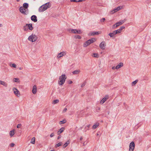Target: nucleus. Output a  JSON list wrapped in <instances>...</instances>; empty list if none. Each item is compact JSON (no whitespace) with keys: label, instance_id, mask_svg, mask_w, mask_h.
<instances>
[{"label":"nucleus","instance_id":"24","mask_svg":"<svg viewBox=\"0 0 151 151\" xmlns=\"http://www.w3.org/2000/svg\"><path fill=\"white\" fill-rule=\"evenodd\" d=\"M99 123H97L92 127V128L93 129H95L98 126H99Z\"/></svg>","mask_w":151,"mask_h":151},{"label":"nucleus","instance_id":"61","mask_svg":"<svg viewBox=\"0 0 151 151\" xmlns=\"http://www.w3.org/2000/svg\"><path fill=\"white\" fill-rule=\"evenodd\" d=\"M98 109H99H99H100V108H99Z\"/></svg>","mask_w":151,"mask_h":151},{"label":"nucleus","instance_id":"20","mask_svg":"<svg viewBox=\"0 0 151 151\" xmlns=\"http://www.w3.org/2000/svg\"><path fill=\"white\" fill-rule=\"evenodd\" d=\"M0 84L6 87L7 86V84L4 81H0Z\"/></svg>","mask_w":151,"mask_h":151},{"label":"nucleus","instance_id":"2","mask_svg":"<svg viewBox=\"0 0 151 151\" xmlns=\"http://www.w3.org/2000/svg\"><path fill=\"white\" fill-rule=\"evenodd\" d=\"M96 41V39L94 38H93L89 39L87 41H86L84 44L83 46L84 47H86L88 45L91 44L93 43Z\"/></svg>","mask_w":151,"mask_h":151},{"label":"nucleus","instance_id":"53","mask_svg":"<svg viewBox=\"0 0 151 151\" xmlns=\"http://www.w3.org/2000/svg\"><path fill=\"white\" fill-rule=\"evenodd\" d=\"M90 126H91V125L90 124H89L88 125L87 127L88 128H89L90 127Z\"/></svg>","mask_w":151,"mask_h":151},{"label":"nucleus","instance_id":"45","mask_svg":"<svg viewBox=\"0 0 151 151\" xmlns=\"http://www.w3.org/2000/svg\"><path fill=\"white\" fill-rule=\"evenodd\" d=\"M86 85V83H83L81 85V87H84Z\"/></svg>","mask_w":151,"mask_h":151},{"label":"nucleus","instance_id":"35","mask_svg":"<svg viewBox=\"0 0 151 151\" xmlns=\"http://www.w3.org/2000/svg\"><path fill=\"white\" fill-rule=\"evenodd\" d=\"M75 38L76 39H80L81 38V37L78 35H76L75 36Z\"/></svg>","mask_w":151,"mask_h":151},{"label":"nucleus","instance_id":"55","mask_svg":"<svg viewBox=\"0 0 151 151\" xmlns=\"http://www.w3.org/2000/svg\"><path fill=\"white\" fill-rule=\"evenodd\" d=\"M115 31H114L113 32H112V33H113L114 34V35H116V34H115Z\"/></svg>","mask_w":151,"mask_h":151},{"label":"nucleus","instance_id":"14","mask_svg":"<svg viewBox=\"0 0 151 151\" xmlns=\"http://www.w3.org/2000/svg\"><path fill=\"white\" fill-rule=\"evenodd\" d=\"M99 34L100 32H94L89 33L88 35L89 36H93L98 35Z\"/></svg>","mask_w":151,"mask_h":151},{"label":"nucleus","instance_id":"57","mask_svg":"<svg viewBox=\"0 0 151 151\" xmlns=\"http://www.w3.org/2000/svg\"><path fill=\"white\" fill-rule=\"evenodd\" d=\"M82 139H83V138H82V137H81L80 138V140H82Z\"/></svg>","mask_w":151,"mask_h":151},{"label":"nucleus","instance_id":"18","mask_svg":"<svg viewBox=\"0 0 151 151\" xmlns=\"http://www.w3.org/2000/svg\"><path fill=\"white\" fill-rule=\"evenodd\" d=\"M123 65V64L122 63H120L118 65H117L116 67V69H118L120 68Z\"/></svg>","mask_w":151,"mask_h":151},{"label":"nucleus","instance_id":"42","mask_svg":"<svg viewBox=\"0 0 151 151\" xmlns=\"http://www.w3.org/2000/svg\"><path fill=\"white\" fill-rule=\"evenodd\" d=\"M21 125H22L21 124H19L17 125V128H19L20 127H21Z\"/></svg>","mask_w":151,"mask_h":151},{"label":"nucleus","instance_id":"11","mask_svg":"<svg viewBox=\"0 0 151 151\" xmlns=\"http://www.w3.org/2000/svg\"><path fill=\"white\" fill-rule=\"evenodd\" d=\"M19 11L22 14H27L26 13V10L24 9L23 8V7H21L19 9Z\"/></svg>","mask_w":151,"mask_h":151},{"label":"nucleus","instance_id":"23","mask_svg":"<svg viewBox=\"0 0 151 151\" xmlns=\"http://www.w3.org/2000/svg\"><path fill=\"white\" fill-rule=\"evenodd\" d=\"M80 72V70H76L73 71L72 73L73 74H79Z\"/></svg>","mask_w":151,"mask_h":151},{"label":"nucleus","instance_id":"60","mask_svg":"<svg viewBox=\"0 0 151 151\" xmlns=\"http://www.w3.org/2000/svg\"><path fill=\"white\" fill-rule=\"evenodd\" d=\"M97 135H99V134H98V133H97Z\"/></svg>","mask_w":151,"mask_h":151},{"label":"nucleus","instance_id":"3","mask_svg":"<svg viewBox=\"0 0 151 151\" xmlns=\"http://www.w3.org/2000/svg\"><path fill=\"white\" fill-rule=\"evenodd\" d=\"M37 37L35 34H32L28 37L29 41L32 42H35L37 39Z\"/></svg>","mask_w":151,"mask_h":151},{"label":"nucleus","instance_id":"36","mask_svg":"<svg viewBox=\"0 0 151 151\" xmlns=\"http://www.w3.org/2000/svg\"><path fill=\"white\" fill-rule=\"evenodd\" d=\"M109 35L110 36V37H113L114 36V34L111 32L109 34Z\"/></svg>","mask_w":151,"mask_h":151},{"label":"nucleus","instance_id":"19","mask_svg":"<svg viewBox=\"0 0 151 151\" xmlns=\"http://www.w3.org/2000/svg\"><path fill=\"white\" fill-rule=\"evenodd\" d=\"M65 129L64 127H62L58 132L57 134L58 135H59L60 134L62 133L64 130Z\"/></svg>","mask_w":151,"mask_h":151},{"label":"nucleus","instance_id":"7","mask_svg":"<svg viewBox=\"0 0 151 151\" xmlns=\"http://www.w3.org/2000/svg\"><path fill=\"white\" fill-rule=\"evenodd\" d=\"M106 46V43L104 41H103L100 43L99 45V47L101 49L104 50L105 47Z\"/></svg>","mask_w":151,"mask_h":151},{"label":"nucleus","instance_id":"41","mask_svg":"<svg viewBox=\"0 0 151 151\" xmlns=\"http://www.w3.org/2000/svg\"><path fill=\"white\" fill-rule=\"evenodd\" d=\"M105 20V18H103L100 21L101 22H104Z\"/></svg>","mask_w":151,"mask_h":151},{"label":"nucleus","instance_id":"40","mask_svg":"<svg viewBox=\"0 0 151 151\" xmlns=\"http://www.w3.org/2000/svg\"><path fill=\"white\" fill-rule=\"evenodd\" d=\"M24 31H27L28 29L26 26H25L24 27Z\"/></svg>","mask_w":151,"mask_h":151},{"label":"nucleus","instance_id":"32","mask_svg":"<svg viewBox=\"0 0 151 151\" xmlns=\"http://www.w3.org/2000/svg\"><path fill=\"white\" fill-rule=\"evenodd\" d=\"M59 102V101L58 100V99L55 100L53 101L52 103L53 104H57Z\"/></svg>","mask_w":151,"mask_h":151},{"label":"nucleus","instance_id":"44","mask_svg":"<svg viewBox=\"0 0 151 151\" xmlns=\"http://www.w3.org/2000/svg\"><path fill=\"white\" fill-rule=\"evenodd\" d=\"M15 145V144L13 143H11L10 144V146L11 147H14Z\"/></svg>","mask_w":151,"mask_h":151},{"label":"nucleus","instance_id":"37","mask_svg":"<svg viewBox=\"0 0 151 151\" xmlns=\"http://www.w3.org/2000/svg\"><path fill=\"white\" fill-rule=\"evenodd\" d=\"M125 28V27L124 26H122L119 29V30H120V31L121 32V31L123 29H124Z\"/></svg>","mask_w":151,"mask_h":151},{"label":"nucleus","instance_id":"12","mask_svg":"<svg viewBox=\"0 0 151 151\" xmlns=\"http://www.w3.org/2000/svg\"><path fill=\"white\" fill-rule=\"evenodd\" d=\"M31 19L34 22H36L37 21V17L35 15L32 16L31 17Z\"/></svg>","mask_w":151,"mask_h":151},{"label":"nucleus","instance_id":"52","mask_svg":"<svg viewBox=\"0 0 151 151\" xmlns=\"http://www.w3.org/2000/svg\"><path fill=\"white\" fill-rule=\"evenodd\" d=\"M61 137V136L60 135L58 137V139H59Z\"/></svg>","mask_w":151,"mask_h":151},{"label":"nucleus","instance_id":"51","mask_svg":"<svg viewBox=\"0 0 151 151\" xmlns=\"http://www.w3.org/2000/svg\"><path fill=\"white\" fill-rule=\"evenodd\" d=\"M112 69L113 70H114L115 69H116V67L114 66H113L112 67Z\"/></svg>","mask_w":151,"mask_h":151},{"label":"nucleus","instance_id":"30","mask_svg":"<svg viewBox=\"0 0 151 151\" xmlns=\"http://www.w3.org/2000/svg\"><path fill=\"white\" fill-rule=\"evenodd\" d=\"M138 80H136L135 81H133L132 83V86H134L138 82Z\"/></svg>","mask_w":151,"mask_h":151},{"label":"nucleus","instance_id":"46","mask_svg":"<svg viewBox=\"0 0 151 151\" xmlns=\"http://www.w3.org/2000/svg\"><path fill=\"white\" fill-rule=\"evenodd\" d=\"M54 133H52L50 135V137H53L54 136Z\"/></svg>","mask_w":151,"mask_h":151},{"label":"nucleus","instance_id":"49","mask_svg":"<svg viewBox=\"0 0 151 151\" xmlns=\"http://www.w3.org/2000/svg\"><path fill=\"white\" fill-rule=\"evenodd\" d=\"M116 24H114L113 25V28H114L115 27H116Z\"/></svg>","mask_w":151,"mask_h":151},{"label":"nucleus","instance_id":"28","mask_svg":"<svg viewBox=\"0 0 151 151\" xmlns=\"http://www.w3.org/2000/svg\"><path fill=\"white\" fill-rule=\"evenodd\" d=\"M9 66L11 67H12L14 68H16V65L15 64H12V63H10L9 64Z\"/></svg>","mask_w":151,"mask_h":151},{"label":"nucleus","instance_id":"38","mask_svg":"<svg viewBox=\"0 0 151 151\" xmlns=\"http://www.w3.org/2000/svg\"><path fill=\"white\" fill-rule=\"evenodd\" d=\"M93 55H94L93 57H94L98 58L99 56L98 54H96V53H93Z\"/></svg>","mask_w":151,"mask_h":151},{"label":"nucleus","instance_id":"8","mask_svg":"<svg viewBox=\"0 0 151 151\" xmlns=\"http://www.w3.org/2000/svg\"><path fill=\"white\" fill-rule=\"evenodd\" d=\"M13 90L14 91V93L18 97L20 96L19 92L18 90L15 88H13Z\"/></svg>","mask_w":151,"mask_h":151},{"label":"nucleus","instance_id":"6","mask_svg":"<svg viewBox=\"0 0 151 151\" xmlns=\"http://www.w3.org/2000/svg\"><path fill=\"white\" fill-rule=\"evenodd\" d=\"M70 32L73 33L81 34V31L80 30H77L76 29H70Z\"/></svg>","mask_w":151,"mask_h":151},{"label":"nucleus","instance_id":"54","mask_svg":"<svg viewBox=\"0 0 151 151\" xmlns=\"http://www.w3.org/2000/svg\"><path fill=\"white\" fill-rule=\"evenodd\" d=\"M19 70H22V67H19Z\"/></svg>","mask_w":151,"mask_h":151},{"label":"nucleus","instance_id":"17","mask_svg":"<svg viewBox=\"0 0 151 151\" xmlns=\"http://www.w3.org/2000/svg\"><path fill=\"white\" fill-rule=\"evenodd\" d=\"M37 91V89L36 86L35 85L33 87L32 92L34 94H35L36 93Z\"/></svg>","mask_w":151,"mask_h":151},{"label":"nucleus","instance_id":"10","mask_svg":"<svg viewBox=\"0 0 151 151\" xmlns=\"http://www.w3.org/2000/svg\"><path fill=\"white\" fill-rule=\"evenodd\" d=\"M44 5V6H43V8L46 10L47 9L51 7V4L49 2H48L43 5Z\"/></svg>","mask_w":151,"mask_h":151},{"label":"nucleus","instance_id":"22","mask_svg":"<svg viewBox=\"0 0 151 151\" xmlns=\"http://www.w3.org/2000/svg\"><path fill=\"white\" fill-rule=\"evenodd\" d=\"M15 130L13 129L11 131L9 132V135L11 137H12L15 134Z\"/></svg>","mask_w":151,"mask_h":151},{"label":"nucleus","instance_id":"48","mask_svg":"<svg viewBox=\"0 0 151 151\" xmlns=\"http://www.w3.org/2000/svg\"><path fill=\"white\" fill-rule=\"evenodd\" d=\"M84 1V0H78V2H81Z\"/></svg>","mask_w":151,"mask_h":151},{"label":"nucleus","instance_id":"15","mask_svg":"<svg viewBox=\"0 0 151 151\" xmlns=\"http://www.w3.org/2000/svg\"><path fill=\"white\" fill-rule=\"evenodd\" d=\"M27 26V27L28 29L30 30H33V28L32 26V24L31 23L29 24H26V26Z\"/></svg>","mask_w":151,"mask_h":151},{"label":"nucleus","instance_id":"31","mask_svg":"<svg viewBox=\"0 0 151 151\" xmlns=\"http://www.w3.org/2000/svg\"><path fill=\"white\" fill-rule=\"evenodd\" d=\"M13 81L14 82H19V79L18 78H14Z\"/></svg>","mask_w":151,"mask_h":151},{"label":"nucleus","instance_id":"4","mask_svg":"<svg viewBox=\"0 0 151 151\" xmlns=\"http://www.w3.org/2000/svg\"><path fill=\"white\" fill-rule=\"evenodd\" d=\"M135 147V144L134 142H131L129 146V151H133Z\"/></svg>","mask_w":151,"mask_h":151},{"label":"nucleus","instance_id":"50","mask_svg":"<svg viewBox=\"0 0 151 151\" xmlns=\"http://www.w3.org/2000/svg\"><path fill=\"white\" fill-rule=\"evenodd\" d=\"M73 83V82L72 81H70L68 83L69 84H71V83Z\"/></svg>","mask_w":151,"mask_h":151},{"label":"nucleus","instance_id":"56","mask_svg":"<svg viewBox=\"0 0 151 151\" xmlns=\"http://www.w3.org/2000/svg\"><path fill=\"white\" fill-rule=\"evenodd\" d=\"M86 143L85 142L83 143V145H86Z\"/></svg>","mask_w":151,"mask_h":151},{"label":"nucleus","instance_id":"29","mask_svg":"<svg viewBox=\"0 0 151 151\" xmlns=\"http://www.w3.org/2000/svg\"><path fill=\"white\" fill-rule=\"evenodd\" d=\"M66 122V121L65 119H64L62 121H61L59 122V124H65Z\"/></svg>","mask_w":151,"mask_h":151},{"label":"nucleus","instance_id":"58","mask_svg":"<svg viewBox=\"0 0 151 151\" xmlns=\"http://www.w3.org/2000/svg\"><path fill=\"white\" fill-rule=\"evenodd\" d=\"M2 26V25L1 24H0V27H1V26Z\"/></svg>","mask_w":151,"mask_h":151},{"label":"nucleus","instance_id":"21","mask_svg":"<svg viewBox=\"0 0 151 151\" xmlns=\"http://www.w3.org/2000/svg\"><path fill=\"white\" fill-rule=\"evenodd\" d=\"M123 8V6H119L116 8V9H114V10L115 11V12H117L118 11L120 10V9H122Z\"/></svg>","mask_w":151,"mask_h":151},{"label":"nucleus","instance_id":"27","mask_svg":"<svg viewBox=\"0 0 151 151\" xmlns=\"http://www.w3.org/2000/svg\"><path fill=\"white\" fill-rule=\"evenodd\" d=\"M28 6V4L27 3H24L23 4V7L25 9H27Z\"/></svg>","mask_w":151,"mask_h":151},{"label":"nucleus","instance_id":"9","mask_svg":"<svg viewBox=\"0 0 151 151\" xmlns=\"http://www.w3.org/2000/svg\"><path fill=\"white\" fill-rule=\"evenodd\" d=\"M109 98V96L108 95H106L102 100L100 101V103L103 104Z\"/></svg>","mask_w":151,"mask_h":151},{"label":"nucleus","instance_id":"34","mask_svg":"<svg viewBox=\"0 0 151 151\" xmlns=\"http://www.w3.org/2000/svg\"><path fill=\"white\" fill-rule=\"evenodd\" d=\"M61 145V142H60L57 144L55 146L56 147H59Z\"/></svg>","mask_w":151,"mask_h":151},{"label":"nucleus","instance_id":"5","mask_svg":"<svg viewBox=\"0 0 151 151\" xmlns=\"http://www.w3.org/2000/svg\"><path fill=\"white\" fill-rule=\"evenodd\" d=\"M67 53V52L66 51H63L61 52H60L58 54L57 58H60L61 57H63L64 56H65L66 55Z\"/></svg>","mask_w":151,"mask_h":151},{"label":"nucleus","instance_id":"33","mask_svg":"<svg viewBox=\"0 0 151 151\" xmlns=\"http://www.w3.org/2000/svg\"><path fill=\"white\" fill-rule=\"evenodd\" d=\"M115 34H117L120 33L121 32L119 30V29L115 30Z\"/></svg>","mask_w":151,"mask_h":151},{"label":"nucleus","instance_id":"43","mask_svg":"<svg viewBox=\"0 0 151 151\" xmlns=\"http://www.w3.org/2000/svg\"><path fill=\"white\" fill-rule=\"evenodd\" d=\"M78 0H70L71 2H78Z\"/></svg>","mask_w":151,"mask_h":151},{"label":"nucleus","instance_id":"13","mask_svg":"<svg viewBox=\"0 0 151 151\" xmlns=\"http://www.w3.org/2000/svg\"><path fill=\"white\" fill-rule=\"evenodd\" d=\"M125 20H123L120 21L119 22L116 23V27H117L119 26L120 25L122 24L123 23L125 22Z\"/></svg>","mask_w":151,"mask_h":151},{"label":"nucleus","instance_id":"16","mask_svg":"<svg viewBox=\"0 0 151 151\" xmlns=\"http://www.w3.org/2000/svg\"><path fill=\"white\" fill-rule=\"evenodd\" d=\"M43 6L44 5H42L39 8L38 11L40 12H42L46 10L43 8Z\"/></svg>","mask_w":151,"mask_h":151},{"label":"nucleus","instance_id":"26","mask_svg":"<svg viewBox=\"0 0 151 151\" xmlns=\"http://www.w3.org/2000/svg\"><path fill=\"white\" fill-rule=\"evenodd\" d=\"M30 143L32 144H35V138L33 137L31 139Z\"/></svg>","mask_w":151,"mask_h":151},{"label":"nucleus","instance_id":"47","mask_svg":"<svg viewBox=\"0 0 151 151\" xmlns=\"http://www.w3.org/2000/svg\"><path fill=\"white\" fill-rule=\"evenodd\" d=\"M67 108H65L63 110V112H65V111H67Z\"/></svg>","mask_w":151,"mask_h":151},{"label":"nucleus","instance_id":"59","mask_svg":"<svg viewBox=\"0 0 151 151\" xmlns=\"http://www.w3.org/2000/svg\"><path fill=\"white\" fill-rule=\"evenodd\" d=\"M20 0H17V1L19 2V1Z\"/></svg>","mask_w":151,"mask_h":151},{"label":"nucleus","instance_id":"39","mask_svg":"<svg viewBox=\"0 0 151 151\" xmlns=\"http://www.w3.org/2000/svg\"><path fill=\"white\" fill-rule=\"evenodd\" d=\"M116 12H115V11L114 10H114H113L111 11L110 13L111 14H113L114 13Z\"/></svg>","mask_w":151,"mask_h":151},{"label":"nucleus","instance_id":"25","mask_svg":"<svg viewBox=\"0 0 151 151\" xmlns=\"http://www.w3.org/2000/svg\"><path fill=\"white\" fill-rule=\"evenodd\" d=\"M70 143V142L69 141H68L64 144L63 145V147L64 148H65Z\"/></svg>","mask_w":151,"mask_h":151},{"label":"nucleus","instance_id":"1","mask_svg":"<svg viewBox=\"0 0 151 151\" xmlns=\"http://www.w3.org/2000/svg\"><path fill=\"white\" fill-rule=\"evenodd\" d=\"M67 78L65 75H62L60 77L58 81V83L60 85H62L65 82V80Z\"/></svg>","mask_w":151,"mask_h":151}]
</instances>
